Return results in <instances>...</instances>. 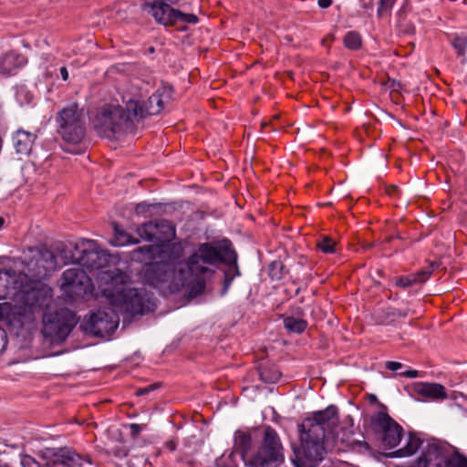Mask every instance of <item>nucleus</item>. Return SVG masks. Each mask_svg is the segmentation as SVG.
<instances>
[{
    "label": "nucleus",
    "instance_id": "e433bc0d",
    "mask_svg": "<svg viewBox=\"0 0 467 467\" xmlns=\"http://www.w3.org/2000/svg\"><path fill=\"white\" fill-rule=\"evenodd\" d=\"M420 444L421 441L419 438L410 435L407 445L400 450L402 451V455L414 454L420 447Z\"/></svg>",
    "mask_w": 467,
    "mask_h": 467
},
{
    "label": "nucleus",
    "instance_id": "2f4dec72",
    "mask_svg": "<svg viewBox=\"0 0 467 467\" xmlns=\"http://www.w3.org/2000/svg\"><path fill=\"white\" fill-rule=\"evenodd\" d=\"M440 266V263L431 262L428 266L422 268L417 273L413 274L417 284H422L431 276L435 268Z\"/></svg>",
    "mask_w": 467,
    "mask_h": 467
},
{
    "label": "nucleus",
    "instance_id": "72a5a7b5",
    "mask_svg": "<svg viewBox=\"0 0 467 467\" xmlns=\"http://www.w3.org/2000/svg\"><path fill=\"white\" fill-rule=\"evenodd\" d=\"M451 46L456 50L458 56H464L467 49V36L454 35L451 39Z\"/></svg>",
    "mask_w": 467,
    "mask_h": 467
},
{
    "label": "nucleus",
    "instance_id": "9d476101",
    "mask_svg": "<svg viewBox=\"0 0 467 467\" xmlns=\"http://www.w3.org/2000/svg\"><path fill=\"white\" fill-rule=\"evenodd\" d=\"M171 87L162 86L159 88L148 100L141 104L139 100L130 99L127 101V109L132 111L133 118L140 121L148 116L157 115L164 109L165 104L172 99Z\"/></svg>",
    "mask_w": 467,
    "mask_h": 467
},
{
    "label": "nucleus",
    "instance_id": "4be33fe9",
    "mask_svg": "<svg viewBox=\"0 0 467 467\" xmlns=\"http://www.w3.org/2000/svg\"><path fill=\"white\" fill-rule=\"evenodd\" d=\"M138 234L140 238L146 241L155 244L160 243L156 220L144 223L140 227L138 228Z\"/></svg>",
    "mask_w": 467,
    "mask_h": 467
},
{
    "label": "nucleus",
    "instance_id": "ddd939ff",
    "mask_svg": "<svg viewBox=\"0 0 467 467\" xmlns=\"http://www.w3.org/2000/svg\"><path fill=\"white\" fill-rule=\"evenodd\" d=\"M60 287L67 296L77 300L91 293V278L80 268H69L62 274Z\"/></svg>",
    "mask_w": 467,
    "mask_h": 467
},
{
    "label": "nucleus",
    "instance_id": "9b49d317",
    "mask_svg": "<svg viewBox=\"0 0 467 467\" xmlns=\"http://www.w3.org/2000/svg\"><path fill=\"white\" fill-rule=\"evenodd\" d=\"M76 254H72L69 260L88 269H100L110 261V254L98 246L94 241H83L76 246Z\"/></svg>",
    "mask_w": 467,
    "mask_h": 467
},
{
    "label": "nucleus",
    "instance_id": "473e14b6",
    "mask_svg": "<svg viewBox=\"0 0 467 467\" xmlns=\"http://www.w3.org/2000/svg\"><path fill=\"white\" fill-rule=\"evenodd\" d=\"M337 243L327 235H323L317 244V247L325 254L336 253Z\"/></svg>",
    "mask_w": 467,
    "mask_h": 467
},
{
    "label": "nucleus",
    "instance_id": "cd10ccee",
    "mask_svg": "<svg viewBox=\"0 0 467 467\" xmlns=\"http://www.w3.org/2000/svg\"><path fill=\"white\" fill-rule=\"evenodd\" d=\"M284 326L287 331L300 334L306 330L307 323L306 320L301 318L287 317L284 319Z\"/></svg>",
    "mask_w": 467,
    "mask_h": 467
},
{
    "label": "nucleus",
    "instance_id": "37998d69",
    "mask_svg": "<svg viewBox=\"0 0 467 467\" xmlns=\"http://www.w3.org/2000/svg\"><path fill=\"white\" fill-rule=\"evenodd\" d=\"M111 453L117 458H124L128 456L129 451L124 446H117L112 448Z\"/></svg>",
    "mask_w": 467,
    "mask_h": 467
},
{
    "label": "nucleus",
    "instance_id": "a19ab883",
    "mask_svg": "<svg viewBox=\"0 0 467 467\" xmlns=\"http://www.w3.org/2000/svg\"><path fill=\"white\" fill-rule=\"evenodd\" d=\"M161 387V384L156 382V383H153V384H150L147 387H144V388H140L139 389L136 390L135 394L136 396H144V395H147L149 394L150 392L153 391V390H156L158 389L159 388Z\"/></svg>",
    "mask_w": 467,
    "mask_h": 467
},
{
    "label": "nucleus",
    "instance_id": "39448f33",
    "mask_svg": "<svg viewBox=\"0 0 467 467\" xmlns=\"http://www.w3.org/2000/svg\"><path fill=\"white\" fill-rule=\"evenodd\" d=\"M39 461L25 454L21 456L23 467H90L92 460L88 454L77 452L73 448H44L37 452Z\"/></svg>",
    "mask_w": 467,
    "mask_h": 467
},
{
    "label": "nucleus",
    "instance_id": "dca6fc26",
    "mask_svg": "<svg viewBox=\"0 0 467 467\" xmlns=\"http://www.w3.org/2000/svg\"><path fill=\"white\" fill-rule=\"evenodd\" d=\"M178 2L179 0H145L143 8L154 17L156 22L169 26L171 25L169 17L171 16V11L177 10L172 8L171 5Z\"/></svg>",
    "mask_w": 467,
    "mask_h": 467
},
{
    "label": "nucleus",
    "instance_id": "f704fd0d",
    "mask_svg": "<svg viewBox=\"0 0 467 467\" xmlns=\"http://www.w3.org/2000/svg\"><path fill=\"white\" fill-rule=\"evenodd\" d=\"M137 244L138 240L133 241L131 236L123 231H119L118 226L115 225V239L112 244L117 246H122L128 244Z\"/></svg>",
    "mask_w": 467,
    "mask_h": 467
},
{
    "label": "nucleus",
    "instance_id": "a211bd4d",
    "mask_svg": "<svg viewBox=\"0 0 467 467\" xmlns=\"http://www.w3.org/2000/svg\"><path fill=\"white\" fill-rule=\"evenodd\" d=\"M36 265L37 267L36 275L40 278L47 277L58 267L57 256L47 248L40 250Z\"/></svg>",
    "mask_w": 467,
    "mask_h": 467
},
{
    "label": "nucleus",
    "instance_id": "a18cd8bd",
    "mask_svg": "<svg viewBox=\"0 0 467 467\" xmlns=\"http://www.w3.org/2000/svg\"><path fill=\"white\" fill-rule=\"evenodd\" d=\"M385 367L389 370L396 371L402 368V364L398 361H387Z\"/></svg>",
    "mask_w": 467,
    "mask_h": 467
},
{
    "label": "nucleus",
    "instance_id": "4c0bfd02",
    "mask_svg": "<svg viewBox=\"0 0 467 467\" xmlns=\"http://www.w3.org/2000/svg\"><path fill=\"white\" fill-rule=\"evenodd\" d=\"M204 278L205 276L196 277V283L192 284L190 287V297H196L203 293L205 289Z\"/></svg>",
    "mask_w": 467,
    "mask_h": 467
},
{
    "label": "nucleus",
    "instance_id": "c03bdc74",
    "mask_svg": "<svg viewBox=\"0 0 467 467\" xmlns=\"http://www.w3.org/2000/svg\"><path fill=\"white\" fill-rule=\"evenodd\" d=\"M130 435H131V437L135 439V438L138 437V435L141 431L142 426L140 425V424H137V423H131L130 425Z\"/></svg>",
    "mask_w": 467,
    "mask_h": 467
},
{
    "label": "nucleus",
    "instance_id": "603ef678",
    "mask_svg": "<svg viewBox=\"0 0 467 467\" xmlns=\"http://www.w3.org/2000/svg\"><path fill=\"white\" fill-rule=\"evenodd\" d=\"M369 400H370L371 401H377V397H376L374 394H371V395L369 396Z\"/></svg>",
    "mask_w": 467,
    "mask_h": 467
},
{
    "label": "nucleus",
    "instance_id": "6e6552de",
    "mask_svg": "<svg viewBox=\"0 0 467 467\" xmlns=\"http://www.w3.org/2000/svg\"><path fill=\"white\" fill-rule=\"evenodd\" d=\"M57 122V132L65 141L77 144L84 139L86 128L83 110L77 104L64 108L58 114Z\"/></svg>",
    "mask_w": 467,
    "mask_h": 467
},
{
    "label": "nucleus",
    "instance_id": "de8ad7c7",
    "mask_svg": "<svg viewBox=\"0 0 467 467\" xmlns=\"http://www.w3.org/2000/svg\"><path fill=\"white\" fill-rule=\"evenodd\" d=\"M164 447L167 448L169 451H173L177 448V443L174 440H170L164 443Z\"/></svg>",
    "mask_w": 467,
    "mask_h": 467
},
{
    "label": "nucleus",
    "instance_id": "393cba45",
    "mask_svg": "<svg viewBox=\"0 0 467 467\" xmlns=\"http://www.w3.org/2000/svg\"><path fill=\"white\" fill-rule=\"evenodd\" d=\"M441 451L436 444H428L427 448L423 451L422 456L419 459L418 467H428V463L439 460Z\"/></svg>",
    "mask_w": 467,
    "mask_h": 467
},
{
    "label": "nucleus",
    "instance_id": "3c124183",
    "mask_svg": "<svg viewBox=\"0 0 467 467\" xmlns=\"http://www.w3.org/2000/svg\"><path fill=\"white\" fill-rule=\"evenodd\" d=\"M60 74H61V77L63 78V80H67L68 78V72H67V69L65 67H62L60 68Z\"/></svg>",
    "mask_w": 467,
    "mask_h": 467
},
{
    "label": "nucleus",
    "instance_id": "5701e85b",
    "mask_svg": "<svg viewBox=\"0 0 467 467\" xmlns=\"http://www.w3.org/2000/svg\"><path fill=\"white\" fill-rule=\"evenodd\" d=\"M260 379L265 383H275L281 377V372L275 365L263 364L259 368Z\"/></svg>",
    "mask_w": 467,
    "mask_h": 467
},
{
    "label": "nucleus",
    "instance_id": "58836bf2",
    "mask_svg": "<svg viewBox=\"0 0 467 467\" xmlns=\"http://www.w3.org/2000/svg\"><path fill=\"white\" fill-rule=\"evenodd\" d=\"M396 0H379L378 7V15L379 16H385L393 6Z\"/></svg>",
    "mask_w": 467,
    "mask_h": 467
},
{
    "label": "nucleus",
    "instance_id": "7ed1b4c3",
    "mask_svg": "<svg viewBox=\"0 0 467 467\" xmlns=\"http://www.w3.org/2000/svg\"><path fill=\"white\" fill-rule=\"evenodd\" d=\"M219 263L234 266L236 274L240 275L237 266V254L232 242L226 238L216 243L200 244L197 250L184 262V268L188 272V278L191 275L195 277L211 276L214 271L207 265H214Z\"/></svg>",
    "mask_w": 467,
    "mask_h": 467
},
{
    "label": "nucleus",
    "instance_id": "79ce46f5",
    "mask_svg": "<svg viewBox=\"0 0 467 467\" xmlns=\"http://www.w3.org/2000/svg\"><path fill=\"white\" fill-rule=\"evenodd\" d=\"M235 275H238L236 274L235 270H234V274L232 275L229 273H227V272L224 274V283H223V290H222V295H225L226 294V292L229 289V287L231 285V283L234 280Z\"/></svg>",
    "mask_w": 467,
    "mask_h": 467
},
{
    "label": "nucleus",
    "instance_id": "20e7f679",
    "mask_svg": "<svg viewBox=\"0 0 467 467\" xmlns=\"http://www.w3.org/2000/svg\"><path fill=\"white\" fill-rule=\"evenodd\" d=\"M135 119L132 111L127 109V105L106 104L97 113L94 119V129L100 137L109 140H119L122 136L135 132Z\"/></svg>",
    "mask_w": 467,
    "mask_h": 467
},
{
    "label": "nucleus",
    "instance_id": "09e8293b",
    "mask_svg": "<svg viewBox=\"0 0 467 467\" xmlns=\"http://www.w3.org/2000/svg\"><path fill=\"white\" fill-rule=\"evenodd\" d=\"M149 207H150V205H149V204H146V203H143V202L139 203V204H137V206H136V213H145V212L147 211V209H148Z\"/></svg>",
    "mask_w": 467,
    "mask_h": 467
},
{
    "label": "nucleus",
    "instance_id": "c9c22d12",
    "mask_svg": "<svg viewBox=\"0 0 467 467\" xmlns=\"http://www.w3.org/2000/svg\"><path fill=\"white\" fill-rule=\"evenodd\" d=\"M443 462L444 467H467V459L457 452L445 458Z\"/></svg>",
    "mask_w": 467,
    "mask_h": 467
},
{
    "label": "nucleus",
    "instance_id": "a878e982",
    "mask_svg": "<svg viewBox=\"0 0 467 467\" xmlns=\"http://www.w3.org/2000/svg\"><path fill=\"white\" fill-rule=\"evenodd\" d=\"M235 447L241 451L243 457H245L252 447V437L248 432L237 431L234 433Z\"/></svg>",
    "mask_w": 467,
    "mask_h": 467
},
{
    "label": "nucleus",
    "instance_id": "f3484780",
    "mask_svg": "<svg viewBox=\"0 0 467 467\" xmlns=\"http://www.w3.org/2000/svg\"><path fill=\"white\" fill-rule=\"evenodd\" d=\"M20 274H17L13 269L0 270V300L11 299L17 293L16 283Z\"/></svg>",
    "mask_w": 467,
    "mask_h": 467
},
{
    "label": "nucleus",
    "instance_id": "412c9836",
    "mask_svg": "<svg viewBox=\"0 0 467 467\" xmlns=\"http://www.w3.org/2000/svg\"><path fill=\"white\" fill-rule=\"evenodd\" d=\"M36 134L19 129L13 135V143L18 154L27 155L30 153Z\"/></svg>",
    "mask_w": 467,
    "mask_h": 467
},
{
    "label": "nucleus",
    "instance_id": "4468645a",
    "mask_svg": "<svg viewBox=\"0 0 467 467\" xmlns=\"http://www.w3.org/2000/svg\"><path fill=\"white\" fill-rule=\"evenodd\" d=\"M119 326V319L113 311H98L90 316L82 325L83 330L95 337H105L115 332Z\"/></svg>",
    "mask_w": 467,
    "mask_h": 467
},
{
    "label": "nucleus",
    "instance_id": "aec40b11",
    "mask_svg": "<svg viewBox=\"0 0 467 467\" xmlns=\"http://www.w3.org/2000/svg\"><path fill=\"white\" fill-rule=\"evenodd\" d=\"M414 391L428 399L445 400L447 393L445 388L439 383L417 382L413 386Z\"/></svg>",
    "mask_w": 467,
    "mask_h": 467
},
{
    "label": "nucleus",
    "instance_id": "b1692460",
    "mask_svg": "<svg viewBox=\"0 0 467 467\" xmlns=\"http://www.w3.org/2000/svg\"><path fill=\"white\" fill-rule=\"evenodd\" d=\"M156 224L160 243L170 241L175 235V228L168 220L157 219Z\"/></svg>",
    "mask_w": 467,
    "mask_h": 467
},
{
    "label": "nucleus",
    "instance_id": "8fccbe9b",
    "mask_svg": "<svg viewBox=\"0 0 467 467\" xmlns=\"http://www.w3.org/2000/svg\"><path fill=\"white\" fill-rule=\"evenodd\" d=\"M332 0H318V5L321 8H327L331 5Z\"/></svg>",
    "mask_w": 467,
    "mask_h": 467
},
{
    "label": "nucleus",
    "instance_id": "f257e3e1",
    "mask_svg": "<svg viewBox=\"0 0 467 467\" xmlns=\"http://www.w3.org/2000/svg\"><path fill=\"white\" fill-rule=\"evenodd\" d=\"M337 424L338 410L334 405L314 412L298 424L299 441L292 444L295 467H316L324 459Z\"/></svg>",
    "mask_w": 467,
    "mask_h": 467
},
{
    "label": "nucleus",
    "instance_id": "ea45409f",
    "mask_svg": "<svg viewBox=\"0 0 467 467\" xmlns=\"http://www.w3.org/2000/svg\"><path fill=\"white\" fill-rule=\"evenodd\" d=\"M416 279H415V276L413 275V274L410 275H406V276H400L397 281H396V285L398 286H400V287H403V288H406V287H410L413 285H416Z\"/></svg>",
    "mask_w": 467,
    "mask_h": 467
},
{
    "label": "nucleus",
    "instance_id": "49530a36",
    "mask_svg": "<svg viewBox=\"0 0 467 467\" xmlns=\"http://www.w3.org/2000/svg\"><path fill=\"white\" fill-rule=\"evenodd\" d=\"M400 375L406 378L414 379L419 376V371L415 369H409L404 372H401Z\"/></svg>",
    "mask_w": 467,
    "mask_h": 467
},
{
    "label": "nucleus",
    "instance_id": "2eb2a0df",
    "mask_svg": "<svg viewBox=\"0 0 467 467\" xmlns=\"http://www.w3.org/2000/svg\"><path fill=\"white\" fill-rule=\"evenodd\" d=\"M17 293L13 301L29 307L31 310L40 307L46 300L47 291L36 283H24L21 276L16 283Z\"/></svg>",
    "mask_w": 467,
    "mask_h": 467
},
{
    "label": "nucleus",
    "instance_id": "0eeeda50",
    "mask_svg": "<svg viewBox=\"0 0 467 467\" xmlns=\"http://www.w3.org/2000/svg\"><path fill=\"white\" fill-rule=\"evenodd\" d=\"M284 462V448L279 435L271 426H265L257 451L247 460L252 467H273Z\"/></svg>",
    "mask_w": 467,
    "mask_h": 467
},
{
    "label": "nucleus",
    "instance_id": "f03ea898",
    "mask_svg": "<svg viewBox=\"0 0 467 467\" xmlns=\"http://www.w3.org/2000/svg\"><path fill=\"white\" fill-rule=\"evenodd\" d=\"M97 279L102 296L120 311L135 316L154 310L155 304L146 289L130 287V276L122 270H101Z\"/></svg>",
    "mask_w": 467,
    "mask_h": 467
},
{
    "label": "nucleus",
    "instance_id": "c756f323",
    "mask_svg": "<svg viewBox=\"0 0 467 467\" xmlns=\"http://www.w3.org/2000/svg\"><path fill=\"white\" fill-rule=\"evenodd\" d=\"M286 273L287 271L281 261H273L268 265V274L272 280L279 281L285 277Z\"/></svg>",
    "mask_w": 467,
    "mask_h": 467
},
{
    "label": "nucleus",
    "instance_id": "7c9ffc66",
    "mask_svg": "<svg viewBox=\"0 0 467 467\" xmlns=\"http://www.w3.org/2000/svg\"><path fill=\"white\" fill-rule=\"evenodd\" d=\"M362 40L358 32L350 31L344 37V45L347 48L358 50L361 47Z\"/></svg>",
    "mask_w": 467,
    "mask_h": 467
},
{
    "label": "nucleus",
    "instance_id": "1a4fd4ad",
    "mask_svg": "<svg viewBox=\"0 0 467 467\" xmlns=\"http://www.w3.org/2000/svg\"><path fill=\"white\" fill-rule=\"evenodd\" d=\"M43 335L52 343L64 341L76 325L75 315L67 310L61 309L55 313L46 314L43 319Z\"/></svg>",
    "mask_w": 467,
    "mask_h": 467
},
{
    "label": "nucleus",
    "instance_id": "f8f14e48",
    "mask_svg": "<svg viewBox=\"0 0 467 467\" xmlns=\"http://www.w3.org/2000/svg\"><path fill=\"white\" fill-rule=\"evenodd\" d=\"M370 426L386 448H394L400 442L403 431L402 427L388 413L379 411L372 416Z\"/></svg>",
    "mask_w": 467,
    "mask_h": 467
},
{
    "label": "nucleus",
    "instance_id": "6ab92c4d",
    "mask_svg": "<svg viewBox=\"0 0 467 467\" xmlns=\"http://www.w3.org/2000/svg\"><path fill=\"white\" fill-rule=\"evenodd\" d=\"M26 64V58L16 52H8L0 56V75L7 77L16 68Z\"/></svg>",
    "mask_w": 467,
    "mask_h": 467
},
{
    "label": "nucleus",
    "instance_id": "5fc2aeb1",
    "mask_svg": "<svg viewBox=\"0 0 467 467\" xmlns=\"http://www.w3.org/2000/svg\"><path fill=\"white\" fill-rule=\"evenodd\" d=\"M268 125H269V122L262 123V127H263V128H264V127H266V126H268Z\"/></svg>",
    "mask_w": 467,
    "mask_h": 467
},
{
    "label": "nucleus",
    "instance_id": "6e6d98bb",
    "mask_svg": "<svg viewBox=\"0 0 467 467\" xmlns=\"http://www.w3.org/2000/svg\"><path fill=\"white\" fill-rule=\"evenodd\" d=\"M149 50H150V52H153V51H154V48H153V47H150Z\"/></svg>",
    "mask_w": 467,
    "mask_h": 467
},
{
    "label": "nucleus",
    "instance_id": "bb28decb",
    "mask_svg": "<svg viewBox=\"0 0 467 467\" xmlns=\"http://www.w3.org/2000/svg\"><path fill=\"white\" fill-rule=\"evenodd\" d=\"M157 250V245H144L134 250L132 253V256L135 260L139 261L151 260L154 258Z\"/></svg>",
    "mask_w": 467,
    "mask_h": 467
},
{
    "label": "nucleus",
    "instance_id": "423d86ee",
    "mask_svg": "<svg viewBox=\"0 0 467 467\" xmlns=\"http://www.w3.org/2000/svg\"><path fill=\"white\" fill-rule=\"evenodd\" d=\"M143 279L150 286L173 293L184 286L189 278L184 262H154L147 265Z\"/></svg>",
    "mask_w": 467,
    "mask_h": 467
},
{
    "label": "nucleus",
    "instance_id": "c85d7f7f",
    "mask_svg": "<svg viewBox=\"0 0 467 467\" xmlns=\"http://www.w3.org/2000/svg\"><path fill=\"white\" fill-rule=\"evenodd\" d=\"M171 25L173 26L177 21H182L185 24H197L199 18L194 14H185L180 10L171 11V16L169 17Z\"/></svg>",
    "mask_w": 467,
    "mask_h": 467
},
{
    "label": "nucleus",
    "instance_id": "864d4df0",
    "mask_svg": "<svg viewBox=\"0 0 467 467\" xmlns=\"http://www.w3.org/2000/svg\"><path fill=\"white\" fill-rule=\"evenodd\" d=\"M5 220L3 217H0V228L4 225Z\"/></svg>",
    "mask_w": 467,
    "mask_h": 467
}]
</instances>
